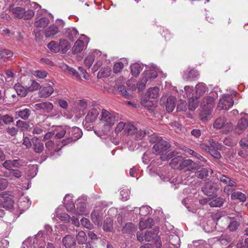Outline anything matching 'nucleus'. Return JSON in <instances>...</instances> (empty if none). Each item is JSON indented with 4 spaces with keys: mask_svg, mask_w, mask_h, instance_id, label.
<instances>
[{
    "mask_svg": "<svg viewBox=\"0 0 248 248\" xmlns=\"http://www.w3.org/2000/svg\"><path fill=\"white\" fill-rule=\"evenodd\" d=\"M103 230L106 232H111L113 230V220L111 218H107L104 221Z\"/></svg>",
    "mask_w": 248,
    "mask_h": 248,
    "instance_id": "41",
    "label": "nucleus"
},
{
    "mask_svg": "<svg viewBox=\"0 0 248 248\" xmlns=\"http://www.w3.org/2000/svg\"><path fill=\"white\" fill-rule=\"evenodd\" d=\"M209 144L210 145L211 148H212V149H217L221 150L224 147L223 146L214 141L213 139H211L209 140Z\"/></svg>",
    "mask_w": 248,
    "mask_h": 248,
    "instance_id": "52",
    "label": "nucleus"
},
{
    "mask_svg": "<svg viewBox=\"0 0 248 248\" xmlns=\"http://www.w3.org/2000/svg\"><path fill=\"white\" fill-rule=\"evenodd\" d=\"M149 141L152 143H155L153 146V150H156L157 152L161 150V148H159L160 145L162 146V149H166L168 147L167 141L155 134L151 135L149 137Z\"/></svg>",
    "mask_w": 248,
    "mask_h": 248,
    "instance_id": "6",
    "label": "nucleus"
},
{
    "mask_svg": "<svg viewBox=\"0 0 248 248\" xmlns=\"http://www.w3.org/2000/svg\"><path fill=\"white\" fill-rule=\"evenodd\" d=\"M225 202L224 199L221 197H216L207 201L211 207H220Z\"/></svg>",
    "mask_w": 248,
    "mask_h": 248,
    "instance_id": "27",
    "label": "nucleus"
},
{
    "mask_svg": "<svg viewBox=\"0 0 248 248\" xmlns=\"http://www.w3.org/2000/svg\"><path fill=\"white\" fill-rule=\"evenodd\" d=\"M214 104V98L210 96L204 97L201 103V106L203 108L208 111L213 107Z\"/></svg>",
    "mask_w": 248,
    "mask_h": 248,
    "instance_id": "16",
    "label": "nucleus"
},
{
    "mask_svg": "<svg viewBox=\"0 0 248 248\" xmlns=\"http://www.w3.org/2000/svg\"><path fill=\"white\" fill-rule=\"evenodd\" d=\"M248 126V120L245 118H241L238 122L235 128V132L240 134Z\"/></svg>",
    "mask_w": 248,
    "mask_h": 248,
    "instance_id": "13",
    "label": "nucleus"
},
{
    "mask_svg": "<svg viewBox=\"0 0 248 248\" xmlns=\"http://www.w3.org/2000/svg\"><path fill=\"white\" fill-rule=\"evenodd\" d=\"M218 179L221 182L225 185L230 186L231 187L236 186V183L232 180L230 177L223 174H220L217 176Z\"/></svg>",
    "mask_w": 248,
    "mask_h": 248,
    "instance_id": "28",
    "label": "nucleus"
},
{
    "mask_svg": "<svg viewBox=\"0 0 248 248\" xmlns=\"http://www.w3.org/2000/svg\"><path fill=\"white\" fill-rule=\"evenodd\" d=\"M84 47V42L78 40L75 43L74 46L72 47V50L74 53L81 52Z\"/></svg>",
    "mask_w": 248,
    "mask_h": 248,
    "instance_id": "40",
    "label": "nucleus"
},
{
    "mask_svg": "<svg viewBox=\"0 0 248 248\" xmlns=\"http://www.w3.org/2000/svg\"><path fill=\"white\" fill-rule=\"evenodd\" d=\"M159 93V89L157 87L150 88L147 93V95L149 97L153 99H156L158 97Z\"/></svg>",
    "mask_w": 248,
    "mask_h": 248,
    "instance_id": "34",
    "label": "nucleus"
},
{
    "mask_svg": "<svg viewBox=\"0 0 248 248\" xmlns=\"http://www.w3.org/2000/svg\"><path fill=\"white\" fill-rule=\"evenodd\" d=\"M135 227L133 223L131 222L127 223L123 229V232L125 233H130L135 231Z\"/></svg>",
    "mask_w": 248,
    "mask_h": 248,
    "instance_id": "48",
    "label": "nucleus"
},
{
    "mask_svg": "<svg viewBox=\"0 0 248 248\" xmlns=\"http://www.w3.org/2000/svg\"><path fill=\"white\" fill-rule=\"evenodd\" d=\"M80 222L84 227L89 229L93 228V225L90 223L88 219L83 217L80 220Z\"/></svg>",
    "mask_w": 248,
    "mask_h": 248,
    "instance_id": "59",
    "label": "nucleus"
},
{
    "mask_svg": "<svg viewBox=\"0 0 248 248\" xmlns=\"http://www.w3.org/2000/svg\"><path fill=\"white\" fill-rule=\"evenodd\" d=\"M214 185V184L211 181L206 183L202 189V191L207 195H211L216 191Z\"/></svg>",
    "mask_w": 248,
    "mask_h": 248,
    "instance_id": "21",
    "label": "nucleus"
},
{
    "mask_svg": "<svg viewBox=\"0 0 248 248\" xmlns=\"http://www.w3.org/2000/svg\"><path fill=\"white\" fill-rule=\"evenodd\" d=\"M16 125L20 128L22 131L27 130L29 127V125L26 122L21 120H18L16 122Z\"/></svg>",
    "mask_w": 248,
    "mask_h": 248,
    "instance_id": "56",
    "label": "nucleus"
},
{
    "mask_svg": "<svg viewBox=\"0 0 248 248\" xmlns=\"http://www.w3.org/2000/svg\"><path fill=\"white\" fill-rule=\"evenodd\" d=\"M231 199L232 200H238L240 202H244L246 201V195L239 191L234 192L231 195Z\"/></svg>",
    "mask_w": 248,
    "mask_h": 248,
    "instance_id": "33",
    "label": "nucleus"
},
{
    "mask_svg": "<svg viewBox=\"0 0 248 248\" xmlns=\"http://www.w3.org/2000/svg\"><path fill=\"white\" fill-rule=\"evenodd\" d=\"M99 113V111L96 108H92L90 109L85 117V122L86 123H93L95 122Z\"/></svg>",
    "mask_w": 248,
    "mask_h": 248,
    "instance_id": "15",
    "label": "nucleus"
},
{
    "mask_svg": "<svg viewBox=\"0 0 248 248\" xmlns=\"http://www.w3.org/2000/svg\"><path fill=\"white\" fill-rule=\"evenodd\" d=\"M239 226V223L237 221H231L227 226V228L231 232L235 231Z\"/></svg>",
    "mask_w": 248,
    "mask_h": 248,
    "instance_id": "55",
    "label": "nucleus"
},
{
    "mask_svg": "<svg viewBox=\"0 0 248 248\" xmlns=\"http://www.w3.org/2000/svg\"><path fill=\"white\" fill-rule=\"evenodd\" d=\"M40 88L41 86L39 83L37 82L34 80H32L31 86H29L28 88L29 92H32L37 90Z\"/></svg>",
    "mask_w": 248,
    "mask_h": 248,
    "instance_id": "54",
    "label": "nucleus"
},
{
    "mask_svg": "<svg viewBox=\"0 0 248 248\" xmlns=\"http://www.w3.org/2000/svg\"><path fill=\"white\" fill-rule=\"evenodd\" d=\"M77 105L79 108L80 109L83 111L87 108L88 106V102L86 100H78Z\"/></svg>",
    "mask_w": 248,
    "mask_h": 248,
    "instance_id": "60",
    "label": "nucleus"
},
{
    "mask_svg": "<svg viewBox=\"0 0 248 248\" xmlns=\"http://www.w3.org/2000/svg\"><path fill=\"white\" fill-rule=\"evenodd\" d=\"M208 174V170L206 168H202L200 170L196 172V175L197 177L200 179H203Z\"/></svg>",
    "mask_w": 248,
    "mask_h": 248,
    "instance_id": "49",
    "label": "nucleus"
},
{
    "mask_svg": "<svg viewBox=\"0 0 248 248\" xmlns=\"http://www.w3.org/2000/svg\"><path fill=\"white\" fill-rule=\"evenodd\" d=\"M68 126H58L54 131L55 137L57 139H61L67 133Z\"/></svg>",
    "mask_w": 248,
    "mask_h": 248,
    "instance_id": "22",
    "label": "nucleus"
},
{
    "mask_svg": "<svg viewBox=\"0 0 248 248\" xmlns=\"http://www.w3.org/2000/svg\"><path fill=\"white\" fill-rule=\"evenodd\" d=\"M22 161L20 159L7 160L2 164V166L6 169L11 170V168H19L22 166Z\"/></svg>",
    "mask_w": 248,
    "mask_h": 248,
    "instance_id": "12",
    "label": "nucleus"
},
{
    "mask_svg": "<svg viewBox=\"0 0 248 248\" xmlns=\"http://www.w3.org/2000/svg\"><path fill=\"white\" fill-rule=\"evenodd\" d=\"M115 88L118 89L121 95L124 98L128 99H130L133 98L132 95L127 92L125 86L123 85H119L118 86H115Z\"/></svg>",
    "mask_w": 248,
    "mask_h": 248,
    "instance_id": "36",
    "label": "nucleus"
},
{
    "mask_svg": "<svg viewBox=\"0 0 248 248\" xmlns=\"http://www.w3.org/2000/svg\"><path fill=\"white\" fill-rule=\"evenodd\" d=\"M76 238L79 244H83L87 241L86 233L83 231H80L76 236Z\"/></svg>",
    "mask_w": 248,
    "mask_h": 248,
    "instance_id": "44",
    "label": "nucleus"
},
{
    "mask_svg": "<svg viewBox=\"0 0 248 248\" xmlns=\"http://www.w3.org/2000/svg\"><path fill=\"white\" fill-rule=\"evenodd\" d=\"M216 225L214 219L211 218L207 219L206 222L203 224V228L205 232H210L214 230Z\"/></svg>",
    "mask_w": 248,
    "mask_h": 248,
    "instance_id": "23",
    "label": "nucleus"
},
{
    "mask_svg": "<svg viewBox=\"0 0 248 248\" xmlns=\"http://www.w3.org/2000/svg\"><path fill=\"white\" fill-rule=\"evenodd\" d=\"M32 148L34 151L37 154L41 153L44 149V144L37 137H33L31 139Z\"/></svg>",
    "mask_w": 248,
    "mask_h": 248,
    "instance_id": "11",
    "label": "nucleus"
},
{
    "mask_svg": "<svg viewBox=\"0 0 248 248\" xmlns=\"http://www.w3.org/2000/svg\"><path fill=\"white\" fill-rule=\"evenodd\" d=\"M217 244H221L223 246H227L231 241L229 236L227 235H222L218 238H217Z\"/></svg>",
    "mask_w": 248,
    "mask_h": 248,
    "instance_id": "39",
    "label": "nucleus"
},
{
    "mask_svg": "<svg viewBox=\"0 0 248 248\" xmlns=\"http://www.w3.org/2000/svg\"><path fill=\"white\" fill-rule=\"evenodd\" d=\"M14 89L17 94L21 97L25 96L29 92L28 88H25L19 83L16 84L14 86Z\"/></svg>",
    "mask_w": 248,
    "mask_h": 248,
    "instance_id": "30",
    "label": "nucleus"
},
{
    "mask_svg": "<svg viewBox=\"0 0 248 248\" xmlns=\"http://www.w3.org/2000/svg\"><path fill=\"white\" fill-rule=\"evenodd\" d=\"M78 34V31L74 28L68 29L66 32V36L71 41H74L77 37Z\"/></svg>",
    "mask_w": 248,
    "mask_h": 248,
    "instance_id": "38",
    "label": "nucleus"
},
{
    "mask_svg": "<svg viewBox=\"0 0 248 248\" xmlns=\"http://www.w3.org/2000/svg\"><path fill=\"white\" fill-rule=\"evenodd\" d=\"M58 31V27L54 25H51L46 30L45 35L46 37L52 38L56 35Z\"/></svg>",
    "mask_w": 248,
    "mask_h": 248,
    "instance_id": "29",
    "label": "nucleus"
},
{
    "mask_svg": "<svg viewBox=\"0 0 248 248\" xmlns=\"http://www.w3.org/2000/svg\"><path fill=\"white\" fill-rule=\"evenodd\" d=\"M126 123L124 122H121L119 123L115 128V132L118 133L122 132V130H123L124 131V129L126 127Z\"/></svg>",
    "mask_w": 248,
    "mask_h": 248,
    "instance_id": "64",
    "label": "nucleus"
},
{
    "mask_svg": "<svg viewBox=\"0 0 248 248\" xmlns=\"http://www.w3.org/2000/svg\"><path fill=\"white\" fill-rule=\"evenodd\" d=\"M49 22V19L47 17H36L34 21V26L37 28H44L46 27Z\"/></svg>",
    "mask_w": 248,
    "mask_h": 248,
    "instance_id": "20",
    "label": "nucleus"
},
{
    "mask_svg": "<svg viewBox=\"0 0 248 248\" xmlns=\"http://www.w3.org/2000/svg\"><path fill=\"white\" fill-rule=\"evenodd\" d=\"M14 204V202L13 200L12 199V198L9 197L6 198L3 203L1 204L0 203V205H1L2 207L7 210H11L13 209Z\"/></svg>",
    "mask_w": 248,
    "mask_h": 248,
    "instance_id": "42",
    "label": "nucleus"
},
{
    "mask_svg": "<svg viewBox=\"0 0 248 248\" xmlns=\"http://www.w3.org/2000/svg\"><path fill=\"white\" fill-rule=\"evenodd\" d=\"M8 8L10 12L16 18L29 20L34 16L33 10L31 9L26 10L25 8L21 7H15L13 4L9 5Z\"/></svg>",
    "mask_w": 248,
    "mask_h": 248,
    "instance_id": "2",
    "label": "nucleus"
},
{
    "mask_svg": "<svg viewBox=\"0 0 248 248\" xmlns=\"http://www.w3.org/2000/svg\"><path fill=\"white\" fill-rule=\"evenodd\" d=\"M82 135V131L78 127H73L70 128L68 126L66 138L62 140V144L63 146H65L72 142H75L80 139Z\"/></svg>",
    "mask_w": 248,
    "mask_h": 248,
    "instance_id": "3",
    "label": "nucleus"
},
{
    "mask_svg": "<svg viewBox=\"0 0 248 248\" xmlns=\"http://www.w3.org/2000/svg\"><path fill=\"white\" fill-rule=\"evenodd\" d=\"M192 161L190 159H184V158H182V162L181 163V165H179V170H182L184 169L185 167L191 165L192 163Z\"/></svg>",
    "mask_w": 248,
    "mask_h": 248,
    "instance_id": "62",
    "label": "nucleus"
},
{
    "mask_svg": "<svg viewBox=\"0 0 248 248\" xmlns=\"http://www.w3.org/2000/svg\"><path fill=\"white\" fill-rule=\"evenodd\" d=\"M94 61V56L93 55H88L84 60V63L85 65L88 68H90L92 65L93 62Z\"/></svg>",
    "mask_w": 248,
    "mask_h": 248,
    "instance_id": "51",
    "label": "nucleus"
},
{
    "mask_svg": "<svg viewBox=\"0 0 248 248\" xmlns=\"http://www.w3.org/2000/svg\"><path fill=\"white\" fill-rule=\"evenodd\" d=\"M196 95L195 98H199L203 95L206 92H208V88L206 85L203 83L198 84L196 87Z\"/></svg>",
    "mask_w": 248,
    "mask_h": 248,
    "instance_id": "19",
    "label": "nucleus"
},
{
    "mask_svg": "<svg viewBox=\"0 0 248 248\" xmlns=\"http://www.w3.org/2000/svg\"><path fill=\"white\" fill-rule=\"evenodd\" d=\"M31 111L29 108H24L17 110L15 113V116L21 118L22 119L27 120L31 115Z\"/></svg>",
    "mask_w": 248,
    "mask_h": 248,
    "instance_id": "26",
    "label": "nucleus"
},
{
    "mask_svg": "<svg viewBox=\"0 0 248 248\" xmlns=\"http://www.w3.org/2000/svg\"><path fill=\"white\" fill-rule=\"evenodd\" d=\"M183 156L181 155H178L176 157L172 158L170 163V166L173 169L179 170V165H181L182 162Z\"/></svg>",
    "mask_w": 248,
    "mask_h": 248,
    "instance_id": "35",
    "label": "nucleus"
},
{
    "mask_svg": "<svg viewBox=\"0 0 248 248\" xmlns=\"http://www.w3.org/2000/svg\"><path fill=\"white\" fill-rule=\"evenodd\" d=\"M34 108L37 110H41L43 112L49 113L53 109V105L49 102H42L36 104Z\"/></svg>",
    "mask_w": 248,
    "mask_h": 248,
    "instance_id": "8",
    "label": "nucleus"
},
{
    "mask_svg": "<svg viewBox=\"0 0 248 248\" xmlns=\"http://www.w3.org/2000/svg\"><path fill=\"white\" fill-rule=\"evenodd\" d=\"M167 144H168L167 145L168 147L166 148V149H161V150H160V151H159L158 152H157L156 150H153V153L155 154L161 155L160 158L161 160H162V161L167 160L168 159H170L171 158H172L173 156V153H170L168 154H167V155H164V154L166 153V151L168 149H169L170 147V145L169 143L168 142H167ZM159 148L160 149L163 148L162 146L160 145Z\"/></svg>",
    "mask_w": 248,
    "mask_h": 248,
    "instance_id": "9",
    "label": "nucleus"
},
{
    "mask_svg": "<svg viewBox=\"0 0 248 248\" xmlns=\"http://www.w3.org/2000/svg\"><path fill=\"white\" fill-rule=\"evenodd\" d=\"M130 68L131 74L135 77H138L142 69L141 66L138 63H133Z\"/></svg>",
    "mask_w": 248,
    "mask_h": 248,
    "instance_id": "37",
    "label": "nucleus"
},
{
    "mask_svg": "<svg viewBox=\"0 0 248 248\" xmlns=\"http://www.w3.org/2000/svg\"><path fill=\"white\" fill-rule=\"evenodd\" d=\"M147 81V77H145L144 75L141 78H140L139 82L137 83V88L139 91L143 90L146 85Z\"/></svg>",
    "mask_w": 248,
    "mask_h": 248,
    "instance_id": "45",
    "label": "nucleus"
},
{
    "mask_svg": "<svg viewBox=\"0 0 248 248\" xmlns=\"http://www.w3.org/2000/svg\"><path fill=\"white\" fill-rule=\"evenodd\" d=\"M64 70L67 71L69 74H72L77 78H80V76L75 69L68 66L67 65H65Z\"/></svg>",
    "mask_w": 248,
    "mask_h": 248,
    "instance_id": "50",
    "label": "nucleus"
},
{
    "mask_svg": "<svg viewBox=\"0 0 248 248\" xmlns=\"http://www.w3.org/2000/svg\"><path fill=\"white\" fill-rule=\"evenodd\" d=\"M47 73L45 71H35L33 74L34 76L39 78H44L47 76Z\"/></svg>",
    "mask_w": 248,
    "mask_h": 248,
    "instance_id": "63",
    "label": "nucleus"
},
{
    "mask_svg": "<svg viewBox=\"0 0 248 248\" xmlns=\"http://www.w3.org/2000/svg\"><path fill=\"white\" fill-rule=\"evenodd\" d=\"M189 109L191 110H194L198 106V98H194L193 96L189 97Z\"/></svg>",
    "mask_w": 248,
    "mask_h": 248,
    "instance_id": "46",
    "label": "nucleus"
},
{
    "mask_svg": "<svg viewBox=\"0 0 248 248\" xmlns=\"http://www.w3.org/2000/svg\"><path fill=\"white\" fill-rule=\"evenodd\" d=\"M226 118L224 116H221L217 118L214 123L213 126L216 129H222L224 133H228L231 131L233 128L232 123L230 122L227 123Z\"/></svg>",
    "mask_w": 248,
    "mask_h": 248,
    "instance_id": "4",
    "label": "nucleus"
},
{
    "mask_svg": "<svg viewBox=\"0 0 248 248\" xmlns=\"http://www.w3.org/2000/svg\"><path fill=\"white\" fill-rule=\"evenodd\" d=\"M176 98L173 96H169L166 102V109L169 112H172L175 107Z\"/></svg>",
    "mask_w": 248,
    "mask_h": 248,
    "instance_id": "25",
    "label": "nucleus"
},
{
    "mask_svg": "<svg viewBox=\"0 0 248 248\" xmlns=\"http://www.w3.org/2000/svg\"><path fill=\"white\" fill-rule=\"evenodd\" d=\"M62 243L66 248H71L76 245L75 238L69 235H67L63 238Z\"/></svg>",
    "mask_w": 248,
    "mask_h": 248,
    "instance_id": "24",
    "label": "nucleus"
},
{
    "mask_svg": "<svg viewBox=\"0 0 248 248\" xmlns=\"http://www.w3.org/2000/svg\"><path fill=\"white\" fill-rule=\"evenodd\" d=\"M54 89L53 87L48 84L44 85L42 89L39 92V96L41 97L46 98L54 92Z\"/></svg>",
    "mask_w": 248,
    "mask_h": 248,
    "instance_id": "14",
    "label": "nucleus"
},
{
    "mask_svg": "<svg viewBox=\"0 0 248 248\" xmlns=\"http://www.w3.org/2000/svg\"><path fill=\"white\" fill-rule=\"evenodd\" d=\"M145 77H147V79H155L157 77V73L156 71L155 70H150L147 71L144 74Z\"/></svg>",
    "mask_w": 248,
    "mask_h": 248,
    "instance_id": "61",
    "label": "nucleus"
},
{
    "mask_svg": "<svg viewBox=\"0 0 248 248\" xmlns=\"http://www.w3.org/2000/svg\"><path fill=\"white\" fill-rule=\"evenodd\" d=\"M47 47L51 50L56 52L59 51V44L56 42L52 41L49 43Z\"/></svg>",
    "mask_w": 248,
    "mask_h": 248,
    "instance_id": "58",
    "label": "nucleus"
},
{
    "mask_svg": "<svg viewBox=\"0 0 248 248\" xmlns=\"http://www.w3.org/2000/svg\"><path fill=\"white\" fill-rule=\"evenodd\" d=\"M199 76L198 72L194 69L186 70L184 72L183 76V78L187 81L194 80Z\"/></svg>",
    "mask_w": 248,
    "mask_h": 248,
    "instance_id": "17",
    "label": "nucleus"
},
{
    "mask_svg": "<svg viewBox=\"0 0 248 248\" xmlns=\"http://www.w3.org/2000/svg\"><path fill=\"white\" fill-rule=\"evenodd\" d=\"M234 104L233 96L232 94H226L220 98L217 106L218 110H228Z\"/></svg>",
    "mask_w": 248,
    "mask_h": 248,
    "instance_id": "5",
    "label": "nucleus"
},
{
    "mask_svg": "<svg viewBox=\"0 0 248 248\" xmlns=\"http://www.w3.org/2000/svg\"><path fill=\"white\" fill-rule=\"evenodd\" d=\"M154 225V220L151 218H148L144 220H140L139 223V227L140 230H144L147 228H151Z\"/></svg>",
    "mask_w": 248,
    "mask_h": 248,
    "instance_id": "32",
    "label": "nucleus"
},
{
    "mask_svg": "<svg viewBox=\"0 0 248 248\" xmlns=\"http://www.w3.org/2000/svg\"><path fill=\"white\" fill-rule=\"evenodd\" d=\"M69 197V196L66 195L64 198V204L65 206V207L66 208V210L68 212H71L73 210V209L75 208V204L72 202H69L68 201V202H66V200L67 198H68Z\"/></svg>",
    "mask_w": 248,
    "mask_h": 248,
    "instance_id": "53",
    "label": "nucleus"
},
{
    "mask_svg": "<svg viewBox=\"0 0 248 248\" xmlns=\"http://www.w3.org/2000/svg\"><path fill=\"white\" fill-rule=\"evenodd\" d=\"M124 68V64L122 62H116L113 66V71L115 73H120Z\"/></svg>",
    "mask_w": 248,
    "mask_h": 248,
    "instance_id": "57",
    "label": "nucleus"
},
{
    "mask_svg": "<svg viewBox=\"0 0 248 248\" xmlns=\"http://www.w3.org/2000/svg\"><path fill=\"white\" fill-rule=\"evenodd\" d=\"M13 56V53L10 50L6 49L0 48V58H8Z\"/></svg>",
    "mask_w": 248,
    "mask_h": 248,
    "instance_id": "47",
    "label": "nucleus"
},
{
    "mask_svg": "<svg viewBox=\"0 0 248 248\" xmlns=\"http://www.w3.org/2000/svg\"><path fill=\"white\" fill-rule=\"evenodd\" d=\"M71 47V45L68 41L64 39H61L59 44V51L62 53H66Z\"/></svg>",
    "mask_w": 248,
    "mask_h": 248,
    "instance_id": "31",
    "label": "nucleus"
},
{
    "mask_svg": "<svg viewBox=\"0 0 248 248\" xmlns=\"http://www.w3.org/2000/svg\"><path fill=\"white\" fill-rule=\"evenodd\" d=\"M118 121L117 114L110 112L103 109L99 118V123L101 125L102 131L105 135H108L110 132L112 126Z\"/></svg>",
    "mask_w": 248,
    "mask_h": 248,
    "instance_id": "1",
    "label": "nucleus"
},
{
    "mask_svg": "<svg viewBox=\"0 0 248 248\" xmlns=\"http://www.w3.org/2000/svg\"><path fill=\"white\" fill-rule=\"evenodd\" d=\"M91 219L93 222L97 226L102 224V219L103 217L102 211L97 209L94 210L91 214Z\"/></svg>",
    "mask_w": 248,
    "mask_h": 248,
    "instance_id": "10",
    "label": "nucleus"
},
{
    "mask_svg": "<svg viewBox=\"0 0 248 248\" xmlns=\"http://www.w3.org/2000/svg\"><path fill=\"white\" fill-rule=\"evenodd\" d=\"M225 213L224 211L218 212L216 213L213 214L212 215L211 218L214 219L217 225H218L221 228H223L226 225H221L220 220L225 217Z\"/></svg>",
    "mask_w": 248,
    "mask_h": 248,
    "instance_id": "18",
    "label": "nucleus"
},
{
    "mask_svg": "<svg viewBox=\"0 0 248 248\" xmlns=\"http://www.w3.org/2000/svg\"><path fill=\"white\" fill-rule=\"evenodd\" d=\"M137 128L133 124L130 123H126V127L124 129V132L130 135H134L137 131Z\"/></svg>",
    "mask_w": 248,
    "mask_h": 248,
    "instance_id": "43",
    "label": "nucleus"
},
{
    "mask_svg": "<svg viewBox=\"0 0 248 248\" xmlns=\"http://www.w3.org/2000/svg\"><path fill=\"white\" fill-rule=\"evenodd\" d=\"M158 230H156L154 232L152 231L146 232L144 235V239L146 241H154L155 242V245L156 248H160L161 246V243L159 237L158 236Z\"/></svg>",
    "mask_w": 248,
    "mask_h": 248,
    "instance_id": "7",
    "label": "nucleus"
}]
</instances>
